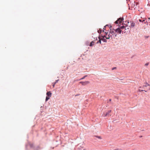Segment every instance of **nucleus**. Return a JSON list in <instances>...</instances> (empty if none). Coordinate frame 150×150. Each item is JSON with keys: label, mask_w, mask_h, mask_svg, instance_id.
Here are the masks:
<instances>
[{"label": "nucleus", "mask_w": 150, "mask_h": 150, "mask_svg": "<svg viewBox=\"0 0 150 150\" xmlns=\"http://www.w3.org/2000/svg\"><path fill=\"white\" fill-rule=\"evenodd\" d=\"M115 30L114 29H110L109 33L108 34V33L105 32V35H104V37H105L106 39H109L110 38H112V35L115 34Z\"/></svg>", "instance_id": "nucleus-1"}, {"label": "nucleus", "mask_w": 150, "mask_h": 150, "mask_svg": "<svg viewBox=\"0 0 150 150\" xmlns=\"http://www.w3.org/2000/svg\"><path fill=\"white\" fill-rule=\"evenodd\" d=\"M111 112V110H108L107 112H106V113H104L103 114V116L105 117L106 116H110L111 115L110 114V113Z\"/></svg>", "instance_id": "nucleus-2"}, {"label": "nucleus", "mask_w": 150, "mask_h": 150, "mask_svg": "<svg viewBox=\"0 0 150 150\" xmlns=\"http://www.w3.org/2000/svg\"><path fill=\"white\" fill-rule=\"evenodd\" d=\"M123 19H124L123 18H119L118 20L115 22V23L116 24H118V23H120L122 22V21Z\"/></svg>", "instance_id": "nucleus-3"}, {"label": "nucleus", "mask_w": 150, "mask_h": 150, "mask_svg": "<svg viewBox=\"0 0 150 150\" xmlns=\"http://www.w3.org/2000/svg\"><path fill=\"white\" fill-rule=\"evenodd\" d=\"M90 83V82L88 81H81L79 82V83H81L83 86L86 85Z\"/></svg>", "instance_id": "nucleus-4"}, {"label": "nucleus", "mask_w": 150, "mask_h": 150, "mask_svg": "<svg viewBox=\"0 0 150 150\" xmlns=\"http://www.w3.org/2000/svg\"><path fill=\"white\" fill-rule=\"evenodd\" d=\"M115 32H117V33H119L120 34L122 32V30H121V29L120 28H118L116 29V30H114Z\"/></svg>", "instance_id": "nucleus-5"}, {"label": "nucleus", "mask_w": 150, "mask_h": 150, "mask_svg": "<svg viewBox=\"0 0 150 150\" xmlns=\"http://www.w3.org/2000/svg\"><path fill=\"white\" fill-rule=\"evenodd\" d=\"M144 84L145 85H143V87L144 88L145 87H146L147 86H149L150 87V85L148 84L146 82H145Z\"/></svg>", "instance_id": "nucleus-6"}, {"label": "nucleus", "mask_w": 150, "mask_h": 150, "mask_svg": "<svg viewBox=\"0 0 150 150\" xmlns=\"http://www.w3.org/2000/svg\"><path fill=\"white\" fill-rule=\"evenodd\" d=\"M46 94L48 97H50L51 96L52 93L50 91H48L47 92Z\"/></svg>", "instance_id": "nucleus-7"}, {"label": "nucleus", "mask_w": 150, "mask_h": 150, "mask_svg": "<svg viewBox=\"0 0 150 150\" xmlns=\"http://www.w3.org/2000/svg\"><path fill=\"white\" fill-rule=\"evenodd\" d=\"M127 24H126L125 25H123L121 27H120V29H124V28H125V30H126V27H127Z\"/></svg>", "instance_id": "nucleus-8"}, {"label": "nucleus", "mask_w": 150, "mask_h": 150, "mask_svg": "<svg viewBox=\"0 0 150 150\" xmlns=\"http://www.w3.org/2000/svg\"><path fill=\"white\" fill-rule=\"evenodd\" d=\"M135 23H131V24L130 27L131 28H133L135 26Z\"/></svg>", "instance_id": "nucleus-9"}, {"label": "nucleus", "mask_w": 150, "mask_h": 150, "mask_svg": "<svg viewBox=\"0 0 150 150\" xmlns=\"http://www.w3.org/2000/svg\"><path fill=\"white\" fill-rule=\"evenodd\" d=\"M94 41H92L90 43V46H93L94 45Z\"/></svg>", "instance_id": "nucleus-10"}, {"label": "nucleus", "mask_w": 150, "mask_h": 150, "mask_svg": "<svg viewBox=\"0 0 150 150\" xmlns=\"http://www.w3.org/2000/svg\"><path fill=\"white\" fill-rule=\"evenodd\" d=\"M58 80H56V81L53 83V88L54 87L55 84L58 81Z\"/></svg>", "instance_id": "nucleus-11"}, {"label": "nucleus", "mask_w": 150, "mask_h": 150, "mask_svg": "<svg viewBox=\"0 0 150 150\" xmlns=\"http://www.w3.org/2000/svg\"><path fill=\"white\" fill-rule=\"evenodd\" d=\"M50 97L47 96L46 98L45 101H47L49 99Z\"/></svg>", "instance_id": "nucleus-12"}, {"label": "nucleus", "mask_w": 150, "mask_h": 150, "mask_svg": "<svg viewBox=\"0 0 150 150\" xmlns=\"http://www.w3.org/2000/svg\"><path fill=\"white\" fill-rule=\"evenodd\" d=\"M99 40H98V42L97 43H100V44H101V39H100V38H99Z\"/></svg>", "instance_id": "nucleus-13"}, {"label": "nucleus", "mask_w": 150, "mask_h": 150, "mask_svg": "<svg viewBox=\"0 0 150 150\" xmlns=\"http://www.w3.org/2000/svg\"><path fill=\"white\" fill-rule=\"evenodd\" d=\"M107 26H108V25H106L104 27V28H103V32H104V30H105V28Z\"/></svg>", "instance_id": "nucleus-14"}, {"label": "nucleus", "mask_w": 150, "mask_h": 150, "mask_svg": "<svg viewBox=\"0 0 150 150\" xmlns=\"http://www.w3.org/2000/svg\"><path fill=\"white\" fill-rule=\"evenodd\" d=\"M139 91L140 92H142V91H144L145 92H146L147 91H145V90H142L139 89Z\"/></svg>", "instance_id": "nucleus-15"}, {"label": "nucleus", "mask_w": 150, "mask_h": 150, "mask_svg": "<svg viewBox=\"0 0 150 150\" xmlns=\"http://www.w3.org/2000/svg\"><path fill=\"white\" fill-rule=\"evenodd\" d=\"M149 36H144V37L145 39H147L149 38Z\"/></svg>", "instance_id": "nucleus-16"}, {"label": "nucleus", "mask_w": 150, "mask_h": 150, "mask_svg": "<svg viewBox=\"0 0 150 150\" xmlns=\"http://www.w3.org/2000/svg\"><path fill=\"white\" fill-rule=\"evenodd\" d=\"M103 37H104V36H102V37H103V39L102 40H103L104 42H106V40L105 39H104V38H103Z\"/></svg>", "instance_id": "nucleus-17"}, {"label": "nucleus", "mask_w": 150, "mask_h": 150, "mask_svg": "<svg viewBox=\"0 0 150 150\" xmlns=\"http://www.w3.org/2000/svg\"><path fill=\"white\" fill-rule=\"evenodd\" d=\"M128 24L127 25V26L126 27V30L127 29H129V28L130 26H128Z\"/></svg>", "instance_id": "nucleus-18"}, {"label": "nucleus", "mask_w": 150, "mask_h": 150, "mask_svg": "<svg viewBox=\"0 0 150 150\" xmlns=\"http://www.w3.org/2000/svg\"><path fill=\"white\" fill-rule=\"evenodd\" d=\"M139 21L140 22H144V21H145V20H144V19H143V20H142H142H141V19H139Z\"/></svg>", "instance_id": "nucleus-19"}, {"label": "nucleus", "mask_w": 150, "mask_h": 150, "mask_svg": "<svg viewBox=\"0 0 150 150\" xmlns=\"http://www.w3.org/2000/svg\"><path fill=\"white\" fill-rule=\"evenodd\" d=\"M87 76H85L83 77L82 78H81V79H80V80H81V79H84L85 78V77H86Z\"/></svg>", "instance_id": "nucleus-20"}, {"label": "nucleus", "mask_w": 150, "mask_h": 150, "mask_svg": "<svg viewBox=\"0 0 150 150\" xmlns=\"http://www.w3.org/2000/svg\"><path fill=\"white\" fill-rule=\"evenodd\" d=\"M149 64V63H146L145 64V66H148Z\"/></svg>", "instance_id": "nucleus-21"}, {"label": "nucleus", "mask_w": 150, "mask_h": 150, "mask_svg": "<svg viewBox=\"0 0 150 150\" xmlns=\"http://www.w3.org/2000/svg\"><path fill=\"white\" fill-rule=\"evenodd\" d=\"M96 137L98 138V139H101V138L100 137V136H96Z\"/></svg>", "instance_id": "nucleus-22"}, {"label": "nucleus", "mask_w": 150, "mask_h": 150, "mask_svg": "<svg viewBox=\"0 0 150 150\" xmlns=\"http://www.w3.org/2000/svg\"><path fill=\"white\" fill-rule=\"evenodd\" d=\"M115 150H122L120 149H115Z\"/></svg>", "instance_id": "nucleus-23"}, {"label": "nucleus", "mask_w": 150, "mask_h": 150, "mask_svg": "<svg viewBox=\"0 0 150 150\" xmlns=\"http://www.w3.org/2000/svg\"><path fill=\"white\" fill-rule=\"evenodd\" d=\"M116 67H114V68H113L112 69V70H113V69H116Z\"/></svg>", "instance_id": "nucleus-24"}, {"label": "nucleus", "mask_w": 150, "mask_h": 150, "mask_svg": "<svg viewBox=\"0 0 150 150\" xmlns=\"http://www.w3.org/2000/svg\"><path fill=\"white\" fill-rule=\"evenodd\" d=\"M83 150H87V149H83Z\"/></svg>", "instance_id": "nucleus-25"}, {"label": "nucleus", "mask_w": 150, "mask_h": 150, "mask_svg": "<svg viewBox=\"0 0 150 150\" xmlns=\"http://www.w3.org/2000/svg\"><path fill=\"white\" fill-rule=\"evenodd\" d=\"M78 150H82L80 149H79Z\"/></svg>", "instance_id": "nucleus-26"}, {"label": "nucleus", "mask_w": 150, "mask_h": 150, "mask_svg": "<svg viewBox=\"0 0 150 150\" xmlns=\"http://www.w3.org/2000/svg\"><path fill=\"white\" fill-rule=\"evenodd\" d=\"M100 32H102V30H100Z\"/></svg>", "instance_id": "nucleus-27"}, {"label": "nucleus", "mask_w": 150, "mask_h": 150, "mask_svg": "<svg viewBox=\"0 0 150 150\" xmlns=\"http://www.w3.org/2000/svg\"><path fill=\"white\" fill-rule=\"evenodd\" d=\"M111 100V99H110V101Z\"/></svg>", "instance_id": "nucleus-28"}, {"label": "nucleus", "mask_w": 150, "mask_h": 150, "mask_svg": "<svg viewBox=\"0 0 150 150\" xmlns=\"http://www.w3.org/2000/svg\"><path fill=\"white\" fill-rule=\"evenodd\" d=\"M129 23V22H128L127 23Z\"/></svg>", "instance_id": "nucleus-29"}]
</instances>
